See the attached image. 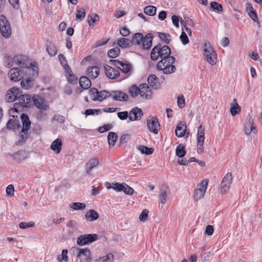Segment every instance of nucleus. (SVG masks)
Returning a JSON list of instances; mask_svg holds the SVG:
<instances>
[{"label": "nucleus", "mask_w": 262, "mask_h": 262, "mask_svg": "<svg viewBox=\"0 0 262 262\" xmlns=\"http://www.w3.org/2000/svg\"><path fill=\"white\" fill-rule=\"evenodd\" d=\"M111 92L106 90H102L98 92V97L97 98V101H102L104 99L111 97Z\"/></svg>", "instance_id": "e433bc0d"}, {"label": "nucleus", "mask_w": 262, "mask_h": 262, "mask_svg": "<svg viewBox=\"0 0 262 262\" xmlns=\"http://www.w3.org/2000/svg\"><path fill=\"white\" fill-rule=\"evenodd\" d=\"M139 94L143 99H149L151 98L152 91L148 84L143 83L139 86Z\"/></svg>", "instance_id": "ddd939ff"}, {"label": "nucleus", "mask_w": 262, "mask_h": 262, "mask_svg": "<svg viewBox=\"0 0 262 262\" xmlns=\"http://www.w3.org/2000/svg\"><path fill=\"white\" fill-rule=\"evenodd\" d=\"M14 62L18 66H24L25 64L26 58L25 57L18 55L15 56L14 57Z\"/></svg>", "instance_id": "37998d69"}, {"label": "nucleus", "mask_w": 262, "mask_h": 262, "mask_svg": "<svg viewBox=\"0 0 262 262\" xmlns=\"http://www.w3.org/2000/svg\"><path fill=\"white\" fill-rule=\"evenodd\" d=\"M209 181L208 179H205L198 185L194 197L196 200H200L203 198L206 193V189L208 185Z\"/></svg>", "instance_id": "6e6552de"}, {"label": "nucleus", "mask_w": 262, "mask_h": 262, "mask_svg": "<svg viewBox=\"0 0 262 262\" xmlns=\"http://www.w3.org/2000/svg\"><path fill=\"white\" fill-rule=\"evenodd\" d=\"M120 52V49L118 47H115L108 51V56L112 58H115L119 55Z\"/></svg>", "instance_id": "09e8293b"}, {"label": "nucleus", "mask_w": 262, "mask_h": 262, "mask_svg": "<svg viewBox=\"0 0 262 262\" xmlns=\"http://www.w3.org/2000/svg\"><path fill=\"white\" fill-rule=\"evenodd\" d=\"M100 112V110L96 109H88L85 111L86 115H94L95 114H98Z\"/></svg>", "instance_id": "338daca9"}, {"label": "nucleus", "mask_w": 262, "mask_h": 262, "mask_svg": "<svg viewBox=\"0 0 262 262\" xmlns=\"http://www.w3.org/2000/svg\"><path fill=\"white\" fill-rule=\"evenodd\" d=\"M205 140V128L200 125L198 128L196 146L199 153L204 151L203 145Z\"/></svg>", "instance_id": "1a4fd4ad"}, {"label": "nucleus", "mask_w": 262, "mask_h": 262, "mask_svg": "<svg viewBox=\"0 0 262 262\" xmlns=\"http://www.w3.org/2000/svg\"><path fill=\"white\" fill-rule=\"evenodd\" d=\"M178 105L180 108H183L185 106V99L183 95L179 96L177 98Z\"/></svg>", "instance_id": "bf43d9fd"}, {"label": "nucleus", "mask_w": 262, "mask_h": 262, "mask_svg": "<svg viewBox=\"0 0 262 262\" xmlns=\"http://www.w3.org/2000/svg\"><path fill=\"white\" fill-rule=\"evenodd\" d=\"M68 250L63 249L62 251L61 254L58 255L57 259L58 262H68L69 257L68 256Z\"/></svg>", "instance_id": "58836bf2"}, {"label": "nucleus", "mask_w": 262, "mask_h": 262, "mask_svg": "<svg viewBox=\"0 0 262 262\" xmlns=\"http://www.w3.org/2000/svg\"><path fill=\"white\" fill-rule=\"evenodd\" d=\"M203 55L207 61L211 65H214L217 61V55L211 43L206 42L203 45Z\"/></svg>", "instance_id": "20e7f679"}, {"label": "nucleus", "mask_w": 262, "mask_h": 262, "mask_svg": "<svg viewBox=\"0 0 262 262\" xmlns=\"http://www.w3.org/2000/svg\"><path fill=\"white\" fill-rule=\"evenodd\" d=\"M175 60V58L171 56L163 58L158 62L156 66L157 69L162 71L165 74L173 73L176 70V67L173 65Z\"/></svg>", "instance_id": "f03ea898"}, {"label": "nucleus", "mask_w": 262, "mask_h": 262, "mask_svg": "<svg viewBox=\"0 0 262 262\" xmlns=\"http://www.w3.org/2000/svg\"><path fill=\"white\" fill-rule=\"evenodd\" d=\"M27 156L26 151L23 150L19 151L13 155L14 159L19 161L26 159Z\"/></svg>", "instance_id": "c9c22d12"}, {"label": "nucleus", "mask_w": 262, "mask_h": 262, "mask_svg": "<svg viewBox=\"0 0 262 262\" xmlns=\"http://www.w3.org/2000/svg\"><path fill=\"white\" fill-rule=\"evenodd\" d=\"M62 148V141L60 138H57L55 140L51 145V148L52 150L56 154H59Z\"/></svg>", "instance_id": "a878e982"}, {"label": "nucleus", "mask_w": 262, "mask_h": 262, "mask_svg": "<svg viewBox=\"0 0 262 262\" xmlns=\"http://www.w3.org/2000/svg\"><path fill=\"white\" fill-rule=\"evenodd\" d=\"M124 188L122 191H123L126 194L130 195V194H133V193L134 192L133 189L131 187H130L129 186H128V185H127L125 183H124Z\"/></svg>", "instance_id": "69168bd1"}, {"label": "nucleus", "mask_w": 262, "mask_h": 262, "mask_svg": "<svg viewBox=\"0 0 262 262\" xmlns=\"http://www.w3.org/2000/svg\"><path fill=\"white\" fill-rule=\"evenodd\" d=\"M180 38L183 45H186L189 42V39L187 37V35L186 33L184 31L182 32L180 36Z\"/></svg>", "instance_id": "13d9d810"}, {"label": "nucleus", "mask_w": 262, "mask_h": 262, "mask_svg": "<svg viewBox=\"0 0 262 262\" xmlns=\"http://www.w3.org/2000/svg\"><path fill=\"white\" fill-rule=\"evenodd\" d=\"M18 100L23 107H29L31 105V97L29 95H22L18 97Z\"/></svg>", "instance_id": "4be33fe9"}, {"label": "nucleus", "mask_w": 262, "mask_h": 262, "mask_svg": "<svg viewBox=\"0 0 262 262\" xmlns=\"http://www.w3.org/2000/svg\"><path fill=\"white\" fill-rule=\"evenodd\" d=\"M186 130V126L182 124H179L175 130L176 135L178 137H182L184 136Z\"/></svg>", "instance_id": "2f4dec72"}, {"label": "nucleus", "mask_w": 262, "mask_h": 262, "mask_svg": "<svg viewBox=\"0 0 262 262\" xmlns=\"http://www.w3.org/2000/svg\"><path fill=\"white\" fill-rule=\"evenodd\" d=\"M159 38L166 44H168L171 41L170 35L169 34L162 32H158Z\"/></svg>", "instance_id": "49530a36"}, {"label": "nucleus", "mask_w": 262, "mask_h": 262, "mask_svg": "<svg viewBox=\"0 0 262 262\" xmlns=\"http://www.w3.org/2000/svg\"><path fill=\"white\" fill-rule=\"evenodd\" d=\"M73 254L78 258L80 262H91L92 256L90 251L87 248L74 247L72 248Z\"/></svg>", "instance_id": "39448f33"}, {"label": "nucleus", "mask_w": 262, "mask_h": 262, "mask_svg": "<svg viewBox=\"0 0 262 262\" xmlns=\"http://www.w3.org/2000/svg\"><path fill=\"white\" fill-rule=\"evenodd\" d=\"M255 129V126L254 125L253 120L250 117L248 119V121L244 126L245 133L248 135Z\"/></svg>", "instance_id": "b1692460"}, {"label": "nucleus", "mask_w": 262, "mask_h": 262, "mask_svg": "<svg viewBox=\"0 0 262 262\" xmlns=\"http://www.w3.org/2000/svg\"><path fill=\"white\" fill-rule=\"evenodd\" d=\"M117 43L120 47L126 48L129 47L132 45V41L128 38H121L118 40Z\"/></svg>", "instance_id": "c85d7f7f"}, {"label": "nucleus", "mask_w": 262, "mask_h": 262, "mask_svg": "<svg viewBox=\"0 0 262 262\" xmlns=\"http://www.w3.org/2000/svg\"><path fill=\"white\" fill-rule=\"evenodd\" d=\"M132 64L129 63H124L122 62L121 65V68H119V70L121 71L122 72L126 74L128 73L131 70Z\"/></svg>", "instance_id": "8fccbe9b"}, {"label": "nucleus", "mask_w": 262, "mask_h": 262, "mask_svg": "<svg viewBox=\"0 0 262 262\" xmlns=\"http://www.w3.org/2000/svg\"><path fill=\"white\" fill-rule=\"evenodd\" d=\"M143 38V35L142 33H135L132 37V43L134 42L137 45H141Z\"/></svg>", "instance_id": "ea45409f"}, {"label": "nucleus", "mask_w": 262, "mask_h": 262, "mask_svg": "<svg viewBox=\"0 0 262 262\" xmlns=\"http://www.w3.org/2000/svg\"><path fill=\"white\" fill-rule=\"evenodd\" d=\"M24 72L18 68L11 69L8 73L10 80L13 82H17L21 80L24 77Z\"/></svg>", "instance_id": "9d476101"}, {"label": "nucleus", "mask_w": 262, "mask_h": 262, "mask_svg": "<svg viewBox=\"0 0 262 262\" xmlns=\"http://www.w3.org/2000/svg\"><path fill=\"white\" fill-rule=\"evenodd\" d=\"M98 213L94 209L89 210L85 215V219L90 222H93L99 218Z\"/></svg>", "instance_id": "393cba45"}, {"label": "nucleus", "mask_w": 262, "mask_h": 262, "mask_svg": "<svg viewBox=\"0 0 262 262\" xmlns=\"http://www.w3.org/2000/svg\"><path fill=\"white\" fill-rule=\"evenodd\" d=\"M153 35L147 33L143 39L141 43L142 48L144 50H148L152 46Z\"/></svg>", "instance_id": "412c9836"}, {"label": "nucleus", "mask_w": 262, "mask_h": 262, "mask_svg": "<svg viewBox=\"0 0 262 262\" xmlns=\"http://www.w3.org/2000/svg\"><path fill=\"white\" fill-rule=\"evenodd\" d=\"M143 115L142 110L135 107L129 112V119L130 121L139 120Z\"/></svg>", "instance_id": "a211bd4d"}, {"label": "nucleus", "mask_w": 262, "mask_h": 262, "mask_svg": "<svg viewBox=\"0 0 262 262\" xmlns=\"http://www.w3.org/2000/svg\"><path fill=\"white\" fill-rule=\"evenodd\" d=\"M87 72L89 77L95 79L99 75V69L96 66H93L88 69Z\"/></svg>", "instance_id": "cd10ccee"}, {"label": "nucleus", "mask_w": 262, "mask_h": 262, "mask_svg": "<svg viewBox=\"0 0 262 262\" xmlns=\"http://www.w3.org/2000/svg\"><path fill=\"white\" fill-rule=\"evenodd\" d=\"M118 135L114 132H109L107 136L108 143L110 145L114 146L118 139Z\"/></svg>", "instance_id": "f704fd0d"}, {"label": "nucleus", "mask_w": 262, "mask_h": 262, "mask_svg": "<svg viewBox=\"0 0 262 262\" xmlns=\"http://www.w3.org/2000/svg\"><path fill=\"white\" fill-rule=\"evenodd\" d=\"M85 16V11L84 9L81 8L80 10H77L76 14V18L80 21L82 20Z\"/></svg>", "instance_id": "864d4df0"}, {"label": "nucleus", "mask_w": 262, "mask_h": 262, "mask_svg": "<svg viewBox=\"0 0 262 262\" xmlns=\"http://www.w3.org/2000/svg\"><path fill=\"white\" fill-rule=\"evenodd\" d=\"M46 50L50 56L54 57L57 53L58 48L52 41H48L46 43Z\"/></svg>", "instance_id": "5701e85b"}, {"label": "nucleus", "mask_w": 262, "mask_h": 262, "mask_svg": "<svg viewBox=\"0 0 262 262\" xmlns=\"http://www.w3.org/2000/svg\"><path fill=\"white\" fill-rule=\"evenodd\" d=\"M20 90L15 87L11 88L7 92L5 96V100L8 102H13L18 98Z\"/></svg>", "instance_id": "4468645a"}, {"label": "nucleus", "mask_w": 262, "mask_h": 262, "mask_svg": "<svg viewBox=\"0 0 262 262\" xmlns=\"http://www.w3.org/2000/svg\"><path fill=\"white\" fill-rule=\"evenodd\" d=\"M130 138V135L128 134H124L120 138V143L124 144L126 143Z\"/></svg>", "instance_id": "0e129e2a"}, {"label": "nucleus", "mask_w": 262, "mask_h": 262, "mask_svg": "<svg viewBox=\"0 0 262 262\" xmlns=\"http://www.w3.org/2000/svg\"><path fill=\"white\" fill-rule=\"evenodd\" d=\"M148 84L154 88V89H157L159 86V83L157 81V77L155 75H150L147 79Z\"/></svg>", "instance_id": "72a5a7b5"}, {"label": "nucleus", "mask_w": 262, "mask_h": 262, "mask_svg": "<svg viewBox=\"0 0 262 262\" xmlns=\"http://www.w3.org/2000/svg\"><path fill=\"white\" fill-rule=\"evenodd\" d=\"M97 238V235L96 234L81 235L77 237V244L80 246H82L96 241Z\"/></svg>", "instance_id": "0eeeda50"}, {"label": "nucleus", "mask_w": 262, "mask_h": 262, "mask_svg": "<svg viewBox=\"0 0 262 262\" xmlns=\"http://www.w3.org/2000/svg\"><path fill=\"white\" fill-rule=\"evenodd\" d=\"M80 86L84 89H88L91 85L90 80L86 76H82L79 79Z\"/></svg>", "instance_id": "c756f323"}, {"label": "nucleus", "mask_w": 262, "mask_h": 262, "mask_svg": "<svg viewBox=\"0 0 262 262\" xmlns=\"http://www.w3.org/2000/svg\"><path fill=\"white\" fill-rule=\"evenodd\" d=\"M113 255L111 253H109L103 257H100V259L103 262H106L107 261H112L113 259Z\"/></svg>", "instance_id": "680f3d73"}, {"label": "nucleus", "mask_w": 262, "mask_h": 262, "mask_svg": "<svg viewBox=\"0 0 262 262\" xmlns=\"http://www.w3.org/2000/svg\"><path fill=\"white\" fill-rule=\"evenodd\" d=\"M186 150L185 149V146L182 144H179L177 146L176 149V155L180 158L184 157L186 155Z\"/></svg>", "instance_id": "4c0bfd02"}, {"label": "nucleus", "mask_w": 262, "mask_h": 262, "mask_svg": "<svg viewBox=\"0 0 262 262\" xmlns=\"http://www.w3.org/2000/svg\"><path fill=\"white\" fill-rule=\"evenodd\" d=\"M19 127L18 122L15 119H10L7 123V128L8 129L15 131L16 129H18Z\"/></svg>", "instance_id": "473e14b6"}, {"label": "nucleus", "mask_w": 262, "mask_h": 262, "mask_svg": "<svg viewBox=\"0 0 262 262\" xmlns=\"http://www.w3.org/2000/svg\"><path fill=\"white\" fill-rule=\"evenodd\" d=\"M111 97L114 100L123 101H127L128 98V95L126 93L120 91H112Z\"/></svg>", "instance_id": "aec40b11"}, {"label": "nucleus", "mask_w": 262, "mask_h": 262, "mask_svg": "<svg viewBox=\"0 0 262 262\" xmlns=\"http://www.w3.org/2000/svg\"><path fill=\"white\" fill-rule=\"evenodd\" d=\"M99 17L97 14H93L88 16L87 21L90 27L94 26L95 22L99 21Z\"/></svg>", "instance_id": "79ce46f5"}, {"label": "nucleus", "mask_w": 262, "mask_h": 262, "mask_svg": "<svg viewBox=\"0 0 262 262\" xmlns=\"http://www.w3.org/2000/svg\"><path fill=\"white\" fill-rule=\"evenodd\" d=\"M21 86L25 90H29L33 86V80L30 78L24 79L20 82Z\"/></svg>", "instance_id": "7c9ffc66"}, {"label": "nucleus", "mask_w": 262, "mask_h": 262, "mask_svg": "<svg viewBox=\"0 0 262 262\" xmlns=\"http://www.w3.org/2000/svg\"><path fill=\"white\" fill-rule=\"evenodd\" d=\"M113 127L111 124H106L99 128V132L101 133H104L110 130Z\"/></svg>", "instance_id": "e2e57ef3"}, {"label": "nucleus", "mask_w": 262, "mask_h": 262, "mask_svg": "<svg viewBox=\"0 0 262 262\" xmlns=\"http://www.w3.org/2000/svg\"><path fill=\"white\" fill-rule=\"evenodd\" d=\"M147 125L150 132L154 134H157L158 133L160 128V123L157 118L151 117L148 119L147 120Z\"/></svg>", "instance_id": "f8f14e48"}, {"label": "nucleus", "mask_w": 262, "mask_h": 262, "mask_svg": "<svg viewBox=\"0 0 262 262\" xmlns=\"http://www.w3.org/2000/svg\"><path fill=\"white\" fill-rule=\"evenodd\" d=\"M70 207L71 208L73 209L74 210H82L85 208L86 205L84 203H83L76 202V203H72L70 205Z\"/></svg>", "instance_id": "c03bdc74"}, {"label": "nucleus", "mask_w": 262, "mask_h": 262, "mask_svg": "<svg viewBox=\"0 0 262 262\" xmlns=\"http://www.w3.org/2000/svg\"><path fill=\"white\" fill-rule=\"evenodd\" d=\"M117 115L118 118L122 120L126 119L128 117L129 118V113L127 111L119 112L117 113Z\"/></svg>", "instance_id": "052dcab7"}, {"label": "nucleus", "mask_w": 262, "mask_h": 262, "mask_svg": "<svg viewBox=\"0 0 262 262\" xmlns=\"http://www.w3.org/2000/svg\"><path fill=\"white\" fill-rule=\"evenodd\" d=\"M232 176L231 173H227L224 177L221 184V191L225 194L230 188Z\"/></svg>", "instance_id": "9b49d317"}, {"label": "nucleus", "mask_w": 262, "mask_h": 262, "mask_svg": "<svg viewBox=\"0 0 262 262\" xmlns=\"http://www.w3.org/2000/svg\"><path fill=\"white\" fill-rule=\"evenodd\" d=\"M171 51L169 47L167 46H162L160 44L155 46L150 53V58L152 60H156L159 57L161 59L165 57L170 56Z\"/></svg>", "instance_id": "7ed1b4c3"}, {"label": "nucleus", "mask_w": 262, "mask_h": 262, "mask_svg": "<svg viewBox=\"0 0 262 262\" xmlns=\"http://www.w3.org/2000/svg\"><path fill=\"white\" fill-rule=\"evenodd\" d=\"M149 211L147 209H144L139 215V219L142 222H145L148 218Z\"/></svg>", "instance_id": "6e6d98bb"}, {"label": "nucleus", "mask_w": 262, "mask_h": 262, "mask_svg": "<svg viewBox=\"0 0 262 262\" xmlns=\"http://www.w3.org/2000/svg\"><path fill=\"white\" fill-rule=\"evenodd\" d=\"M99 91L96 88H91L89 90V94L93 101H97V97Z\"/></svg>", "instance_id": "603ef678"}, {"label": "nucleus", "mask_w": 262, "mask_h": 262, "mask_svg": "<svg viewBox=\"0 0 262 262\" xmlns=\"http://www.w3.org/2000/svg\"><path fill=\"white\" fill-rule=\"evenodd\" d=\"M21 120L23 127L15 141V144L18 146L23 145L28 139L29 137L28 131L31 126V122L27 115L23 114L21 116Z\"/></svg>", "instance_id": "f257e3e1"}, {"label": "nucleus", "mask_w": 262, "mask_h": 262, "mask_svg": "<svg viewBox=\"0 0 262 262\" xmlns=\"http://www.w3.org/2000/svg\"><path fill=\"white\" fill-rule=\"evenodd\" d=\"M33 103L35 106L41 111H46L49 106L44 99L38 95H35L32 98Z\"/></svg>", "instance_id": "2eb2a0df"}, {"label": "nucleus", "mask_w": 262, "mask_h": 262, "mask_svg": "<svg viewBox=\"0 0 262 262\" xmlns=\"http://www.w3.org/2000/svg\"><path fill=\"white\" fill-rule=\"evenodd\" d=\"M210 7L214 10H216L219 11H223V7L221 4H220L216 2H212L210 4Z\"/></svg>", "instance_id": "4d7b16f0"}, {"label": "nucleus", "mask_w": 262, "mask_h": 262, "mask_svg": "<svg viewBox=\"0 0 262 262\" xmlns=\"http://www.w3.org/2000/svg\"><path fill=\"white\" fill-rule=\"evenodd\" d=\"M128 92L132 97L135 98L139 94V87L134 84L129 88Z\"/></svg>", "instance_id": "de8ad7c7"}, {"label": "nucleus", "mask_w": 262, "mask_h": 262, "mask_svg": "<svg viewBox=\"0 0 262 262\" xmlns=\"http://www.w3.org/2000/svg\"><path fill=\"white\" fill-rule=\"evenodd\" d=\"M99 164V161L98 158L96 157H93L91 158L85 165V172L86 173L90 175L92 172V170L96 167Z\"/></svg>", "instance_id": "6ab92c4d"}, {"label": "nucleus", "mask_w": 262, "mask_h": 262, "mask_svg": "<svg viewBox=\"0 0 262 262\" xmlns=\"http://www.w3.org/2000/svg\"><path fill=\"white\" fill-rule=\"evenodd\" d=\"M241 111L240 106L237 102L236 99H234L233 103L231 104V106L230 108L231 114L232 116H235L236 115L239 114Z\"/></svg>", "instance_id": "bb28decb"}, {"label": "nucleus", "mask_w": 262, "mask_h": 262, "mask_svg": "<svg viewBox=\"0 0 262 262\" xmlns=\"http://www.w3.org/2000/svg\"><path fill=\"white\" fill-rule=\"evenodd\" d=\"M112 188L114 190H116L118 191H122L124 188V183L120 184L118 183H113L112 186H110V187H107V188Z\"/></svg>", "instance_id": "5fc2aeb1"}, {"label": "nucleus", "mask_w": 262, "mask_h": 262, "mask_svg": "<svg viewBox=\"0 0 262 262\" xmlns=\"http://www.w3.org/2000/svg\"><path fill=\"white\" fill-rule=\"evenodd\" d=\"M0 31L2 35L5 38H9L11 35L10 23L3 14L0 15Z\"/></svg>", "instance_id": "423d86ee"}, {"label": "nucleus", "mask_w": 262, "mask_h": 262, "mask_svg": "<svg viewBox=\"0 0 262 262\" xmlns=\"http://www.w3.org/2000/svg\"><path fill=\"white\" fill-rule=\"evenodd\" d=\"M157 8L154 6L149 5L145 7L144 9V12L147 15L154 16L156 14Z\"/></svg>", "instance_id": "a19ab883"}, {"label": "nucleus", "mask_w": 262, "mask_h": 262, "mask_svg": "<svg viewBox=\"0 0 262 262\" xmlns=\"http://www.w3.org/2000/svg\"><path fill=\"white\" fill-rule=\"evenodd\" d=\"M138 149L141 152V154H145L147 155H151L154 151L153 148H148L144 145H139L138 147Z\"/></svg>", "instance_id": "a18cd8bd"}, {"label": "nucleus", "mask_w": 262, "mask_h": 262, "mask_svg": "<svg viewBox=\"0 0 262 262\" xmlns=\"http://www.w3.org/2000/svg\"><path fill=\"white\" fill-rule=\"evenodd\" d=\"M104 68L106 76L111 79H115L120 76L119 71L107 65H104Z\"/></svg>", "instance_id": "f3484780"}, {"label": "nucleus", "mask_w": 262, "mask_h": 262, "mask_svg": "<svg viewBox=\"0 0 262 262\" xmlns=\"http://www.w3.org/2000/svg\"><path fill=\"white\" fill-rule=\"evenodd\" d=\"M14 62L13 57H11L9 55H6L4 58V66L7 67H10L13 66Z\"/></svg>", "instance_id": "3c124183"}, {"label": "nucleus", "mask_w": 262, "mask_h": 262, "mask_svg": "<svg viewBox=\"0 0 262 262\" xmlns=\"http://www.w3.org/2000/svg\"><path fill=\"white\" fill-rule=\"evenodd\" d=\"M170 193L169 188L167 186L163 187L160 189L159 198L160 203L162 205V207H163L169 199Z\"/></svg>", "instance_id": "dca6fc26"}, {"label": "nucleus", "mask_w": 262, "mask_h": 262, "mask_svg": "<svg viewBox=\"0 0 262 262\" xmlns=\"http://www.w3.org/2000/svg\"><path fill=\"white\" fill-rule=\"evenodd\" d=\"M130 33V32L128 29L126 27H123L120 29V34L124 37L128 36Z\"/></svg>", "instance_id": "774afa93"}]
</instances>
